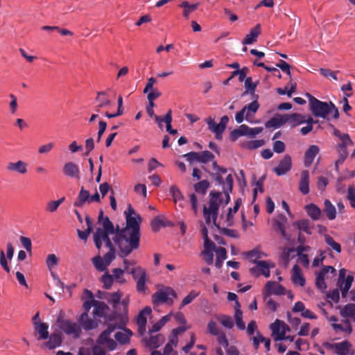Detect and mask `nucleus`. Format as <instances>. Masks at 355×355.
<instances>
[{"instance_id": "obj_52", "label": "nucleus", "mask_w": 355, "mask_h": 355, "mask_svg": "<svg viewBox=\"0 0 355 355\" xmlns=\"http://www.w3.org/2000/svg\"><path fill=\"white\" fill-rule=\"evenodd\" d=\"M290 87H285L284 88H277V92L279 95H287L288 97H291L292 94L294 93L297 88V84L295 82L290 81Z\"/></svg>"}, {"instance_id": "obj_64", "label": "nucleus", "mask_w": 355, "mask_h": 355, "mask_svg": "<svg viewBox=\"0 0 355 355\" xmlns=\"http://www.w3.org/2000/svg\"><path fill=\"white\" fill-rule=\"evenodd\" d=\"M209 186L207 180H202L194 185L195 191L199 193L205 194Z\"/></svg>"}, {"instance_id": "obj_9", "label": "nucleus", "mask_w": 355, "mask_h": 355, "mask_svg": "<svg viewBox=\"0 0 355 355\" xmlns=\"http://www.w3.org/2000/svg\"><path fill=\"white\" fill-rule=\"evenodd\" d=\"M92 314L94 318H103L106 322H111L116 316L114 311L111 312L109 306L103 301L98 300L94 303Z\"/></svg>"}, {"instance_id": "obj_30", "label": "nucleus", "mask_w": 355, "mask_h": 355, "mask_svg": "<svg viewBox=\"0 0 355 355\" xmlns=\"http://www.w3.org/2000/svg\"><path fill=\"white\" fill-rule=\"evenodd\" d=\"M291 280L295 285L304 286L306 283L305 278L304 277L301 268L297 264L294 265L292 269Z\"/></svg>"}, {"instance_id": "obj_28", "label": "nucleus", "mask_w": 355, "mask_h": 355, "mask_svg": "<svg viewBox=\"0 0 355 355\" xmlns=\"http://www.w3.org/2000/svg\"><path fill=\"white\" fill-rule=\"evenodd\" d=\"M308 118V115H303L298 113H292L286 115V123L291 126L296 127L305 123Z\"/></svg>"}, {"instance_id": "obj_61", "label": "nucleus", "mask_w": 355, "mask_h": 355, "mask_svg": "<svg viewBox=\"0 0 355 355\" xmlns=\"http://www.w3.org/2000/svg\"><path fill=\"white\" fill-rule=\"evenodd\" d=\"M170 194L172 196L173 201L177 203L183 200V196L180 189L176 186H172L170 188Z\"/></svg>"}, {"instance_id": "obj_37", "label": "nucleus", "mask_w": 355, "mask_h": 355, "mask_svg": "<svg viewBox=\"0 0 355 355\" xmlns=\"http://www.w3.org/2000/svg\"><path fill=\"white\" fill-rule=\"evenodd\" d=\"M132 332L129 329H124L123 331H117L114 334V338L117 342L121 345L127 344L130 342Z\"/></svg>"}, {"instance_id": "obj_39", "label": "nucleus", "mask_w": 355, "mask_h": 355, "mask_svg": "<svg viewBox=\"0 0 355 355\" xmlns=\"http://www.w3.org/2000/svg\"><path fill=\"white\" fill-rule=\"evenodd\" d=\"M34 329L38 334L37 340H46L49 338V324L46 322H42L36 324Z\"/></svg>"}, {"instance_id": "obj_1", "label": "nucleus", "mask_w": 355, "mask_h": 355, "mask_svg": "<svg viewBox=\"0 0 355 355\" xmlns=\"http://www.w3.org/2000/svg\"><path fill=\"white\" fill-rule=\"evenodd\" d=\"M125 226L120 229L117 225L115 228L114 224L107 216H103V211L99 213L98 222L101 224L103 229L98 227L94 234V241L96 247L100 249L105 243V245H111L110 235L113 237L115 245L119 250V256L125 258L139 247L141 238V224L142 218L129 205L125 211Z\"/></svg>"}, {"instance_id": "obj_10", "label": "nucleus", "mask_w": 355, "mask_h": 355, "mask_svg": "<svg viewBox=\"0 0 355 355\" xmlns=\"http://www.w3.org/2000/svg\"><path fill=\"white\" fill-rule=\"evenodd\" d=\"M329 274L332 277H335L336 275V270L330 266H324L322 269L315 274V286L321 292H324L327 289V284L325 279L329 278Z\"/></svg>"}, {"instance_id": "obj_7", "label": "nucleus", "mask_w": 355, "mask_h": 355, "mask_svg": "<svg viewBox=\"0 0 355 355\" xmlns=\"http://www.w3.org/2000/svg\"><path fill=\"white\" fill-rule=\"evenodd\" d=\"M205 121L207 124L208 129L214 134L216 139L222 140L223 132L229 122V117L226 115L222 116L219 123H217L211 116L207 117Z\"/></svg>"}, {"instance_id": "obj_35", "label": "nucleus", "mask_w": 355, "mask_h": 355, "mask_svg": "<svg viewBox=\"0 0 355 355\" xmlns=\"http://www.w3.org/2000/svg\"><path fill=\"white\" fill-rule=\"evenodd\" d=\"M354 277L352 275H347L345 279L338 281V286L341 291L342 296L346 297L349 290L350 289Z\"/></svg>"}, {"instance_id": "obj_59", "label": "nucleus", "mask_w": 355, "mask_h": 355, "mask_svg": "<svg viewBox=\"0 0 355 355\" xmlns=\"http://www.w3.org/2000/svg\"><path fill=\"white\" fill-rule=\"evenodd\" d=\"M315 123H316V121H315L310 115H308V118L304 123L306 125L300 129L301 134L302 135H306L309 134L313 130V125Z\"/></svg>"}, {"instance_id": "obj_33", "label": "nucleus", "mask_w": 355, "mask_h": 355, "mask_svg": "<svg viewBox=\"0 0 355 355\" xmlns=\"http://www.w3.org/2000/svg\"><path fill=\"white\" fill-rule=\"evenodd\" d=\"M340 314L343 319L352 320L355 322V304H347L345 305L340 310Z\"/></svg>"}, {"instance_id": "obj_32", "label": "nucleus", "mask_w": 355, "mask_h": 355, "mask_svg": "<svg viewBox=\"0 0 355 355\" xmlns=\"http://www.w3.org/2000/svg\"><path fill=\"white\" fill-rule=\"evenodd\" d=\"M86 203H90V194L87 190L82 187L76 200L73 202V206L82 207Z\"/></svg>"}, {"instance_id": "obj_38", "label": "nucleus", "mask_w": 355, "mask_h": 355, "mask_svg": "<svg viewBox=\"0 0 355 355\" xmlns=\"http://www.w3.org/2000/svg\"><path fill=\"white\" fill-rule=\"evenodd\" d=\"M244 255L253 263L259 261L258 259L267 256L266 254L261 252L258 248H255L250 251L244 253Z\"/></svg>"}, {"instance_id": "obj_34", "label": "nucleus", "mask_w": 355, "mask_h": 355, "mask_svg": "<svg viewBox=\"0 0 355 355\" xmlns=\"http://www.w3.org/2000/svg\"><path fill=\"white\" fill-rule=\"evenodd\" d=\"M260 25L257 24L250 30L248 34L246 35V36L245 37L242 42L243 44L246 45L253 44L257 41V37L260 35Z\"/></svg>"}, {"instance_id": "obj_60", "label": "nucleus", "mask_w": 355, "mask_h": 355, "mask_svg": "<svg viewBox=\"0 0 355 355\" xmlns=\"http://www.w3.org/2000/svg\"><path fill=\"white\" fill-rule=\"evenodd\" d=\"M125 272L124 270L121 268H114L112 270V276L114 281H116L119 284H124L125 282V279L123 277V274Z\"/></svg>"}, {"instance_id": "obj_12", "label": "nucleus", "mask_w": 355, "mask_h": 355, "mask_svg": "<svg viewBox=\"0 0 355 355\" xmlns=\"http://www.w3.org/2000/svg\"><path fill=\"white\" fill-rule=\"evenodd\" d=\"M59 328L62 330L67 335L73 336V338H78L81 334V328L79 324L70 320H63L60 318L58 319Z\"/></svg>"}, {"instance_id": "obj_54", "label": "nucleus", "mask_w": 355, "mask_h": 355, "mask_svg": "<svg viewBox=\"0 0 355 355\" xmlns=\"http://www.w3.org/2000/svg\"><path fill=\"white\" fill-rule=\"evenodd\" d=\"M92 261L97 270L103 272L107 270V266L105 263L104 259L100 255L93 257Z\"/></svg>"}, {"instance_id": "obj_46", "label": "nucleus", "mask_w": 355, "mask_h": 355, "mask_svg": "<svg viewBox=\"0 0 355 355\" xmlns=\"http://www.w3.org/2000/svg\"><path fill=\"white\" fill-rule=\"evenodd\" d=\"M216 259L215 261V266L217 268H220L223 266V261L227 259V251L223 247H218L216 250Z\"/></svg>"}, {"instance_id": "obj_24", "label": "nucleus", "mask_w": 355, "mask_h": 355, "mask_svg": "<svg viewBox=\"0 0 355 355\" xmlns=\"http://www.w3.org/2000/svg\"><path fill=\"white\" fill-rule=\"evenodd\" d=\"M309 180L310 174L309 171L303 170L300 173L298 184V189L303 195H306L309 193Z\"/></svg>"}, {"instance_id": "obj_55", "label": "nucleus", "mask_w": 355, "mask_h": 355, "mask_svg": "<svg viewBox=\"0 0 355 355\" xmlns=\"http://www.w3.org/2000/svg\"><path fill=\"white\" fill-rule=\"evenodd\" d=\"M264 144L263 139H255L244 143L243 147L248 150H254L261 147Z\"/></svg>"}, {"instance_id": "obj_20", "label": "nucleus", "mask_w": 355, "mask_h": 355, "mask_svg": "<svg viewBox=\"0 0 355 355\" xmlns=\"http://www.w3.org/2000/svg\"><path fill=\"white\" fill-rule=\"evenodd\" d=\"M324 345L329 349H334L338 355H347L351 347L350 343L346 340L334 344L325 343Z\"/></svg>"}, {"instance_id": "obj_17", "label": "nucleus", "mask_w": 355, "mask_h": 355, "mask_svg": "<svg viewBox=\"0 0 355 355\" xmlns=\"http://www.w3.org/2000/svg\"><path fill=\"white\" fill-rule=\"evenodd\" d=\"M152 309L150 306H146L143 309L136 318V322L138 327V331L140 335H143L146 331V326L147 324L146 315H150Z\"/></svg>"}, {"instance_id": "obj_49", "label": "nucleus", "mask_w": 355, "mask_h": 355, "mask_svg": "<svg viewBox=\"0 0 355 355\" xmlns=\"http://www.w3.org/2000/svg\"><path fill=\"white\" fill-rule=\"evenodd\" d=\"M324 242L331 250L340 254L342 251L341 245L336 242L330 235H324Z\"/></svg>"}, {"instance_id": "obj_50", "label": "nucleus", "mask_w": 355, "mask_h": 355, "mask_svg": "<svg viewBox=\"0 0 355 355\" xmlns=\"http://www.w3.org/2000/svg\"><path fill=\"white\" fill-rule=\"evenodd\" d=\"M198 6L199 3L190 4L186 1L180 4V6L183 8V15L186 18H188L189 15L198 8Z\"/></svg>"}, {"instance_id": "obj_13", "label": "nucleus", "mask_w": 355, "mask_h": 355, "mask_svg": "<svg viewBox=\"0 0 355 355\" xmlns=\"http://www.w3.org/2000/svg\"><path fill=\"white\" fill-rule=\"evenodd\" d=\"M256 265L250 269V274L255 277H258L261 275L268 278L270 276V269L275 267V264L272 262L267 261H259L254 263Z\"/></svg>"}, {"instance_id": "obj_42", "label": "nucleus", "mask_w": 355, "mask_h": 355, "mask_svg": "<svg viewBox=\"0 0 355 355\" xmlns=\"http://www.w3.org/2000/svg\"><path fill=\"white\" fill-rule=\"evenodd\" d=\"M285 123H286V116H274L266 122L265 126L266 128H278Z\"/></svg>"}, {"instance_id": "obj_45", "label": "nucleus", "mask_w": 355, "mask_h": 355, "mask_svg": "<svg viewBox=\"0 0 355 355\" xmlns=\"http://www.w3.org/2000/svg\"><path fill=\"white\" fill-rule=\"evenodd\" d=\"M233 176L231 174H229L225 180H224V183L223 184V191L227 197V203L230 200V194L232 193V187H233Z\"/></svg>"}, {"instance_id": "obj_25", "label": "nucleus", "mask_w": 355, "mask_h": 355, "mask_svg": "<svg viewBox=\"0 0 355 355\" xmlns=\"http://www.w3.org/2000/svg\"><path fill=\"white\" fill-rule=\"evenodd\" d=\"M63 173L64 174L71 178H80V169L77 164H74L72 162H67L63 166Z\"/></svg>"}, {"instance_id": "obj_5", "label": "nucleus", "mask_w": 355, "mask_h": 355, "mask_svg": "<svg viewBox=\"0 0 355 355\" xmlns=\"http://www.w3.org/2000/svg\"><path fill=\"white\" fill-rule=\"evenodd\" d=\"M177 297V293L173 288L166 286L156 291L153 295L152 302L155 305H159L164 303L172 305L173 304V298H176Z\"/></svg>"}, {"instance_id": "obj_3", "label": "nucleus", "mask_w": 355, "mask_h": 355, "mask_svg": "<svg viewBox=\"0 0 355 355\" xmlns=\"http://www.w3.org/2000/svg\"><path fill=\"white\" fill-rule=\"evenodd\" d=\"M259 108L258 96H256V98H254L250 103L245 105L241 110L236 114L235 121L238 123H241L244 120L250 123H254L253 118Z\"/></svg>"}, {"instance_id": "obj_11", "label": "nucleus", "mask_w": 355, "mask_h": 355, "mask_svg": "<svg viewBox=\"0 0 355 355\" xmlns=\"http://www.w3.org/2000/svg\"><path fill=\"white\" fill-rule=\"evenodd\" d=\"M328 320L335 333L343 334L344 336H349L352 333V326L348 319H343L342 322L339 323L338 318L336 315H331Z\"/></svg>"}, {"instance_id": "obj_27", "label": "nucleus", "mask_w": 355, "mask_h": 355, "mask_svg": "<svg viewBox=\"0 0 355 355\" xmlns=\"http://www.w3.org/2000/svg\"><path fill=\"white\" fill-rule=\"evenodd\" d=\"M216 249L214 243L204 245V250L201 252V255L203 257V259L207 265H211L213 263L214 252H215Z\"/></svg>"}, {"instance_id": "obj_23", "label": "nucleus", "mask_w": 355, "mask_h": 355, "mask_svg": "<svg viewBox=\"0 0 355 355\" xmlns=\"http://www.w3.org/2000/svg\"><path fill=\"white\" fill-rule=\"evenodd\" d=\"M319 152L320 148L317 145L313 144L308 148L304 156V164L306 168L312 164Z\"/></svg>"}, {"instance_id": "obj_8", "label": "nucleus", "mask_w": 355, "mask_h": 355, "mask_svg": "<svg viewBox=\"0 0 355 355\" xmlns=\"http://www.w3.org/2000/svg\"><path fill=\"white\" fill-rule=\"evenodd\" d=\"M116 328L117 327L114 324H108L107 329L103 331L96 339L97 344L103 345L110 352L116 349L117 343L110 338V335Z\"/></svg>"}, {"instance_id": "obj_22", "label": "nucleus", "mask_w": 355, "mask_h": 355, "mask_svg": "<svg viewBox=\"0 0 355 355\" xmlns=\"http://www.w3.org/2000/svg\"><path fill=\"white\" fill-rule=\"evenodd\" d=\"M265 291L267 295H281L285 294L284 287L279 283L272 281H269L266 283L265 286Z\"/></svg>"}, {"instance_id": "obj_26", "label": "nucleus", "mask_w": 355, "mask_h": 355, "mask_svg": "<svg viewBox=\"0 0 355 355\" xmlns=\"http://www.w3.org/2000/svg\"><path fill=\"white\" fill-rule=\"evenodd\" d=\"M27 167V163L22 160H18L16 162H8L6 166V169L10 172H16L24 175L28 171Z\"/></svg>"}, {"instance_id": "obj_47", "label": "nucleus", "mask_w": 355, "mask_h": 355, "mask_svg": "<svg viewBox=\"0 0 355 355\" xmlns=\"http://www.w3.org/2000/svg\"><path fill=\"white\" fill-rule=\"evenodd\" d=\"M164 340V337L162 334L155 336L151 335L146 341V345L150 347L157 348L163 343Z\"/></svg>"}, {"instance_id": "obj_57", "label": "nucleus", "mask_w": 355, "mask_h": 355, "mask_svg": "<svg viewBox=\"0 0 355 355\" xmlns=\"http://www.w3.org/2000/svg\"><path fill=\"white\" fill-rule=\"evenodd\" d=\"M85 219L87 224V230H85V231H81L79 230H78V234L79 238L83 241H86L89 235L90 234L92 230V223L90 221L89 218L87 216Z\"/></svg>"}, {"instance_id": "obj_58", "label": "nucleus", "mask_w": 355, "mask_h": 355, "mask_svg": "<svg viewBox=\"0 0 355 355\" xmlns=\"http://www.w3.org/2000/svg\"><path fill=\"white\" fill-rule=\"evenodd\" d=\"M218 320L225 328L232 329L234 327V321L230 316L220 315L218 317Z\"/></svg>"}, {"instance_id": "obj_41", "label": "nucleus", "mask_w": 355, "mask_h": 355, "mask_svg": "<svg viewBox=\"0 0 355 355\" xmlns=\"http://www.w3.org/2000/svg\"><path fill=\"white\" fill-rule=\"evenodd\" d=\"M240 308L241 305L239 302H236V307H235L234 319L237 328L239 330L243 331L245 329L246 327L244 322L243 321V312Z\"/></svg>"}, {"instance_id": "obj_31", "label": "nucleus", "mask_w": 355, "mask_h": 355, "mask_svg": "<svg viewBox=\"0 0 355 355\" xmlns=\"http://www.w3.org/2000/svg\"><path fill=\"white\" fill-rule=\"evenodd\" d=\"M130 303V297L127 295L124 298H121L119 305L122 306V309L121 310L119 308L118 314L116 316H119L123 320L122 324L125 325V322L128 320V305Z\"/></svg>"}, {"instance_id": "obj_36", "label": "nucleus", "mask_w": 355, "mask_h": 355, "mask_svg": "<svg viewBox=\"0 0 355 355\" xmlns=\"http://www.w3.org/2000/svg\"><path fill=\"white\" fill-rule=\"evenodd\" d=\"M323 210L329 220L336 219L337 215L336 209L329 200H324Z\"/></svg>"}, {"instance_id": "obj_40", "label": "nucleus", "mask_w": 355, "mask_h": 355, "mask_svg": "<svg viewBox=\"0 0 355 355\" xmlns=\"http://www.w3.org/2000/svg\"><path fill=\"white\" fill-rule=\"evenodd\" d=\"M48 338L49 340L44 343L46 348L53 349L61 345L62 338L59 334H52Z\"/></svg>"}, {"instance_id": "obj_56", "label": "nucleus", "mask_w": 355, "mask_h": 355, "mask_svg": "<svg viewBox=\"0 0 355 355\" xmlns=\"http://www.w3.org/2000/svg\"><path fill=\"white\" fill-rule=\"evenodd\" d=\"M200 292L196 291L195 290H192L189 292V293L182 300L180 309L184 307L186 305L190 304L194 299L200 295Z\"/></svg>"}, {"instance_id": "obj_16", "label": "nucleus", "mask_w": 355, "mask_h": 355, "mask_svg": "<svg viewBox=\"0 0 355 355\" xmlns=\"http://www.w3.org/2000/svg\"><path fill=\"white\" fill-rule=\"evenodd\" d=\"M122 296L123 293L119 290L113 293L105 292L103 293L102 298L112 306L114 313L118 314L119 303Z\"/></svg>"}, {"instance_id": "obj_6", "label": "nucleus", "mask_w": 355, "mask_h": 355, "mask_svg": "<svg viewBox=\"0 0 355 355\" xmlns=\"http://www.w3.org/2000/svg\"><path fill=\"white\" fill-rule=\"evenodd\" d=\"M334 135L340 139L341 142L336 145L338 158L341 162H345L348 156L347 147L354 144L349 134L342 133L339 130H334Z\"/></svg>"}, {"instance_id": "obj_2", "label": "nucleus", "mask_w": 355, "mask_h": 355, "mask_svg": "<svg viewBox=\"0 0 355 355\" xmlns=\"http://www.w3.org/2000/svg\"><path fill=\"white\" fill-rule=\"evenodd\" d=\"M306 96L309 98V109L312 114L316 117L326 119L330 114V102L321 101L309 93H306Z\"/></svg>"}, {"instance_id": "obj_21", "label": "nucleus", "mask_w": 355, "mask_h": 355, "mask_svg": "<svg viewBox=\"0 0 355 355\" xmlns=\"http://www.w3.org/2000/svg\"><path fill=\"white\" fill-rule=\"evenodd\" d=\"M291 157L286 155L279 162L278 166L274 168L273 171L279 176L284 175L291 170Z\"/></svg>"}, {"instance_id": "obj_53", "label": "nucleus", "mask_w": 355, "mask_h": 355, "mask_svg": "<svg viewBox=\"0 0 355 355\" xmlns=\"http://www.w3.org/2000/svg\"><path fill=\"white\" fill-rule=\"evenodd\" d=\"M106 246L110 249V250L102 258L104 259V262L106 266H108L116 257L115 248L112 241L110 245Z\"/></svg>"}, {"instance_id": "obj_51", "label": "nucleus", "mask_w": 355, "mask_h": 355, "mask_svg": "<svg viewBox=\"0 0 355 355\" xmlns=\"http://www.w3.org/2000/svg\"><path fill=\"white\" fill-rule=\"evenodd\" d=\"M294 225L297 226V229L300 232H304L307 234H311V227H310V222L307 219H302L294 223Z\"/></svg>"}, {"instance_id": "obj_48", "label": "nucleus", "mask_w": 355, "mask_h": 355, "mask_svg": "<svg viewBox=\"0 0 355 355\" xmlns=\"http://www.w3.org/2000/svg\"><path fill=\"white\" fill-rule=\"evenodd\" d=\"M244 85L245 91L243 92V96L250 93L253 96L254 98H256V96L257 95L254 94V92L257 86V83H253L251 77H248L245 80Z\"/></svg>"}, {"instance_id": "obj_4", "label": "nucleus", "mask_w": 355, "mask_h": 355, "mask_svg": "<svg viewBox=\"0 0 355 355\" xmlns=\"http://www.w3.org/2000/svg\"><path fill=\"white\" fill-rule=\"evenodd\" d=\"M210 194L211 198L209 202V207H204L203 214L207 224H210L211 221L213 220L214 224L216 225L219 209L218 200L221 193L220 192H211Z\"/></svg>"}, {"instance_id": "obj_14", "label": "nucleus", "mask_w": 355, "mask_h": 355, "mask_svg": "<svg viewBox=\"0 0 355 355\" xmlns=\"http://www.w3.org/2000/svg\"><path fill=\"white\" fill-rule=\"evenodd\" d=\"M133 279L137 282V291L139 293H144L146 291V283L147 281V275L146 271L141 267L132 268L130 272Z\"/></svg>"}, {"instance_id": "obj_19", "label": "nucleus", "mask_w": 355, "mask_h": 355, "mask_svg": "<svg viewBox=\"0 0 355 355\" xmlns=\"http://www.w3.org/2000/svg\"><path fill=\"white\" fill-rule=\"evenodd\" d=\"M287 223V218L284 214H279L272 220V226L273 228L278 230L282 236L287 241L290 240V237L286 233L285 225Z\"/></svg>"}, {"instance_id": "obj_15", "label": "nucleus", "mask_w": 355, "mask_h": 355, "mask_svg": "<svg viewBox=\"0 0 355 355\" xmlns=\"http://www.w3.org/2000/svg\"><path fill=\"white\" fill-rule=\"evenodd\" d=\"M275 340H284L285 334L288 330V326L282 321L276 319L270 327Z\"/></svg>"}, {"instance_id": "obj_62", "label": "nucleus", "mask_w": 355, "mask_h": 355, "mask_svg": "<svg viewBox=\"0 0 355 355\" xmlns=\"http://www.w3.org/2000/svg\"><path fill=\"white\" fill-rule=\"evenodd\" d=\"M214 159V155L208 150L199 153V162L206 164Z\"/></svg>"}, {"instance_id": "obj_43", "label": "nucleus", "mask_w": 355, "mask_h": 355, "mask_svg": "<svg viewBox=\"0 0 355 355\" xmlns=\"http://www.w3.org/2000/svg\"><path fill=\"white\" fill-rule=\"evenodd\" d=\"M96 101L97 103V110L107 107L111 104V101L107 97V94L105 92H98L97 93Z\"/></svg>"}, {"instance_id": "obj_63", "label": "nucleus", "mask_w": 355, "mask_h": 355, "mask_svg": "<svg viewBox=\"0 0 355 355\" xmlns=\"http://www.w3.org/2000/svg\"><path fill=\"white\" fill-rule=\"evenodd\" d=\"M347 199L349 201L350 205L355 209V186L352 184L348 187Z\"/></svg>"}, {"instance_id": "obj_44", "label": "nucleus", "mask_w": 355, "mask_h": 355, "mask_svg": "<svg viewBox=\"0 0 355 355\" xmlns=\"http://www.w3.org/2000/svg\"><path fill=\"white\" fill-rule=\"evenodd\" d=\"M171 318V313L163 316L159 321L153 324L151 329H149V334H151L159 331Z\"/></svg>"}, {"instance_id": "obj_18", "label": "nucleus", "mask_w": 355, "mask_h": 355, "mask_svg": "<svg viewBox=\"0 0 355 355\" xmlns=\"http://www.w3.org/2000/svg\"><path fill=\"white\" fill-rule=\"evenodd\" d=\"M80 328L86 331L95 329L98 326V322L91 319L87 313H82L78 320Z\"/></svg>"}, {"instance_id": "obj_29", "label": "nucleus", "mask_w": 355, "mask_h": 355, "mask_svg": "<svg viewBox=\"0 0 355 355\" xmlns=\"http://www.w3.org/2000/svg\"><path fill=\"white\" fill-rule=\"evenodd\" d=\"M307 215L313 220H318L322 217V212L320 208L313 203H310L304 207Z\"/></svg>"}]
</instances>
